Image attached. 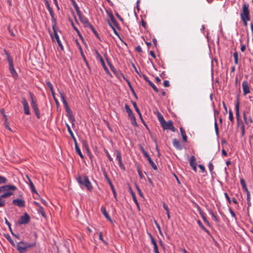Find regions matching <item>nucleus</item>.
Returning a JSON list of instances; mask_svg holds the SVG:
<instances>
[{
    "label": "nucleus",
    "instance_id": "nucleus-1",
    "mask_svg": "<svg viewBox=\"0 0 253 253\" xmlns=\"http://www.w3.org/2000/svg\"><path fill=\"white\" fill-rule=\"evenodd\" d=\"M36 246V241L31 243H28L25 241H20L17 244L16 248L20 253H23L27 249L29 248H34Z\"/></svg>",
    "mask_w": 253,
    "mask_h": 253
},
{
    "label": "nucleus",
    "instance_id": "nucleus-2",
    "mask_svg": "<svg viewBox=\"0 0 253 253\" xmlns=\"http://www.w3.org/2000/svg\"><path fill=\"white\" fill-rule=\"evenodd\" d=\"M5 54L6 55L7 59L9 64V70L12 75L14 79H17L18 77V74L14 68V65L13 63L12 58L8 53L6 50H4Z\"/></svg>",
    "mask_w": 253,
    "mask_h": 253
},
{
    "label": "nucleus",
    "instance_id": "nucleus-3",
    "mask_svg": "<svg viewBox=\"0 0 253 253\" xmlns=\"http://www.w3.org/2000/svg\"><path fill=\"white\" fill-rule=\"evenodd\" d=\"M5 54L6 55L7 59L9 64V70L12 75L14 79H17L18 77V74L14 68V65L13 63L12 58L8 53L6 50H4Z\"/></svg>",
    "mask_w": 253,
    "mask_h": 253
},
{
    "label": "nucleus",
    "instance_id": "nucleus-4",
    "mask_svg": "<svg viewBox=\"0 0 253 253\" xmlns=\"http://www.w3.org/2000/svg\"><path fill=\"white\" fill-rule=\"evenodd\" d=\"M5 54L6 55L7 59L9 64V70L12 75L14 79H17L18 77V74L14 68V65L13 63L12 58L8 53L6 50H4Z\"/></svg>",
    "mask_w": 253,
    "mask_h": 253
},
{
    "label": "nucleus",
    "instance_id": "nucleus-5",
    "mask_svg": "<svg viewBox=\"0 0 253 253\" xmlns=\"http://www.w3.org/2000/svg\"><path fill=\"white\" fill-rule=\"evenodd\" d=\"M77 180L80 184L85 186L88 190L91 191L92 190L93 187L87 176L82 177L79 175L77 177Z\"/></svg>",
    "mask_w": 253,
    "mask_h": 253
},
{
    "label": "nucleus",
    "instance_id": "nucleus-6",
    "mask_svg": "<svg viewBox=\"0 0 253 253\" xmlns=\"http://www.w3.org/2000/svg\"><path fill=\"white\" fill-rule=\"evenodd\" d=\"M52 29L53 31V34H50V37H51L52 41H54V38H55L59 46L60 47V48L62 50H63L64 47L61 43V42L60 40L59 37V36L57 34V32L56 30V27H54V26H52Z\"/></svg>",
    "mask_w": 253,
    "mask_h": 253
},
{
    "label": "nucleus",
    "instance_id": "nucleus-7",
    "mask_svg": "<svg viewBox=\"0 0 253 253\" xmlns=\"http://www.w3.org/2000/svg\"><path fill=\"white\" fill-rule=\"evenodd\" d=\"M125 109L126 110V112L128 114V116L129 119L131 120V124L133 126H137V124L136 122L135 117L134 115H133L132 110L129 108V106L127 105V104H126L125 105Z\"/></svg>",
    "mask_w": 253,
    "mask_h": 253
},
{
    "label": "nucleus",
    "instance_id": "nucleus-8",
    "mask_svg": "<svg viewBox=\"0 0 253 253\" xmlns=\"http://www.w3.org/2000/svg\"><path fill=\"white\" fill-rule=\"evenodd\" d=\"M249 5L245 2L243 5L242 11L240 14L241 18H250Z\"/></svg>",
    "mask_w": 253,
    "mask_h": 253
},
{
    "label": "nucleus",
    "instance_id": "nucleus-9",
    "mask_svg": "<svg viewBox=\"0 0 253 253\" xmlns=\"http://www.w3.org/2000/svg\"><path fill=\"white\" fill-rule=\"evenodd\" d=\"M17 189V187L14 185H5L0 187V193L6 191V193H13L12 191Z\"/></svg>",
    "mask_w": 253,
    "mask_h": 253
},
{
    "label": "nucleus",
    "instance_id": "nucleus-10",
    "mask_svg": "<svg viewBox=\"0 0 253 253\" xmlns=\"http://www.w3.org/2000/svg\"><path fill=\"white\" fill-rule=\"evenodd\" d=\"M235 112H236V117L237 119L238 125H241V123H243L241 121L240 116V102L239 99L237 100L235 104Z\"/></svg>",
    "mask_w": 253,
    "mask_h": 253
},
{
    "label": "nucleus",
    "instance_id": "nucleus-11",
    "mask_svg": "<svg viewBox=\"0 0 253 253\" xmlns=\"http://www.w3.org/2000/svg\"><path fill=\"white\" fill-rule=\"evenodd\" d=\"M162 127L164 129H169L173 132L175 131V128L173 126L172 121H169L168 122H165L161 125Z\"/></svg>",
    "mask_w": 253,
    "mask_h": 253
},
{
    "label": "nucleus",
    "instance_id": "nucleus-12",
    "mask_svg": "<svg viewBox=\"0 0 253 253\" xmlns=\"http://www.w3.org/2000/svg\"><path fill=\"white\" fill-rule=\"evenodd\" d=\"M104 175L105 178L107 180V182H108V183L110 185V187H111V189L113 192L114 198L116 199V201H117V193H116L115 187H114L113 183H112L111 180L109 178L108 175L107 174V173L105 171L104 172Z\"/></svg>",
    "mask_w": 253,
    "mask_h": 253
},
{
    "label": "nucleus",
    "instance_id": "nucleus-13",
    "mask_svg": "<svg viewBox=\"0 0 253 253\" xmlns=\"http://www.w3.org/2000/svg\"><path fill=\"white\" fill-rule=\"evenodd\" d=\"M30 217L29 215L25 213L23 216H21L19 220L18 221L19 224H26L29 223L30 221Z\"/></svg>",
    "mask_w": 253,
    "mask_h": 253
},
{
    "label": "nucleus",
    "instance_id": "nucleus-14",
    "mask_svg": "<svg viewBox=\"0 0 253 253\" xmlns=\"http://www.w3.org/2000/svg\"><path fill=\"white\" fill-rule=\"evenodd\" d=\"M65 109L67 113V116L69 120L72 123V126L73 127L75 126V119L73 115L72 112L69 107L66 108Z\"/></svg>",
    "mask_w": 253,
    "mask_h": 253
},
{
    "label": "nucleus",
    "instance_id": "nucleus-15",
    "mask_svg": "<svg viewBox=\"0 0 253 253\" xmlns=\"http://www.w3.org/2000/svg\"><path fill=\"white\" fill-rule=\"evenodd\" d=\"M95 52L97 55V58L99 60V61H100L102 67H103L105 71L106 72V73L108 74H110L108 69L105 65V62H104L102 57L101 56V55L99 54V53L97 51H96Z\"/></svg>",
    "mask_w": 253,
    "mask_h": 253
},
{
    "label": "nucleus",
    "instance_id": "nucleus-16",
    "mask_svg": "<svg viewBox=\"0 0 253 253\" xmlns=\"http://www.w3.org/2000/svg\"><path fill=\"white\" fill-rule=\"evenodd\" d=\"M22 103L23 105L24 113L26 115H30V108H29V106L27 101L26 100V99L25 97H22Z\"/></svg>",
    "mask_w": 253,
    "mask_h": 253
},
{
    "label": "nucleus",
    "instance_id": "nucleus-17",
    "mask_svg": "<svg viewBox=\"0 0 253 253\" xmlns=\"http://www.w3.org/2000/svg\"><path fill=\"white\" fill-rule=\"evenodd\" d=\"M78 15L79 16L80 21L85 27H88L91 25L85 16L82 15L80 13H78Z\"/></svg>",
    "mask_w": 253,
    "mask_h": 253
},
{
    "label": "nucleus",
    "instance_id": "nucleus-18",
    "mask_svg": "<svg viewBox=\"0 0 253 253\" xmlns=\"http://www.w3.org/2000/svg\"><path fill=\"white\" fill-rule=\"evenodd\" d=\"M13 193H4L0 196V207H2L5 205V201L3 200V198H5L10 197L13 195Z\"/></svg>",
    "mask_w": 253,
    "mask_h": 253
},
{
    "label": "nucleus",
    "instance_id": "nucleus-19",
    "mask_svg": "<svg viewBox=\"0 0 253 253\" xmlns=\"http://www.w3.org/2000/svg\"><path fill=\"white\" fill-rule=\"evenodd\" d=\"M243 93L246 95L250 92L248 82L247 80L244 81L242 83Z\"/></svg>",
    "mask_w": 253,
    "mask_h": 253
},
{
    "label": "nucleus",
    "instance_id": "nucleus-20",
    "mask_svg": "<svg viewBox=\"0 0 253 253\" xmlns=\"http://www.w3.org/2000/svg\"><path fill=\"white\" fill-rule=\"evenodd\" d=\"M14 205L20 208H23L25 206V202L22 199H14L12 201Z\"/></svg>",
    "mask_w": 253,
    "mask_h": 253
},
{
    "label": "nucleus",
    "instance_id": "nucleus-21",
    "mask_svg": "<svg viewBox=\"0 0 253 253\" xmlns=\"http://www.w3.org/2000/svg\"><path fill=\"white\" fill-rule=\"evenodd\" d=\"M26 177H27V178L28 181V182H27V183L29 185L32 192L36 193L38 196H39V194H38V192L37 191L34 185V183L32 181L31 179L30 178V177L28 175H27Z\"/></svg>",
    "mask_w": 253,
    "mask_h": 253
},
{
    "label": "nucleus",
    "instance_id": "nucleus-22",
    "mask_svg": "<svg viewBox=\"0 0 253 253\" xmlns=\"http://www.w3.org/2000/svg\"><path fill=\"white\" fill-rule=\"evenodd\" d=\"M142 77L143 78L144 80L148 83V84L153 88V89L156 92H158L159 90L157 88V87L155 85V84L151 81H150L149 80L148 77L146 75L143 74L142 75Z\"/></svg>",
    "mask_w": 253,
    "mask_h": 253
},
{
    "label": "nucleus",
    "instance_id": "nucleus-23",
    "mask_svg": "<svg viewBox=\"0 0 253 253\" xmlns=\"http://www.w3.org/2000/svg\"><path fill=\"white\" fill-rule=\"evenodd\" d=\"M190 166L192 168L195 172L197 171L196 160L194 156H191L190 159Z\"/></svg>",
    "mask_w": 253,
    "mask_h": 253
},
{
    "label": "nucleus",
    "instance_id": "nucleus-24",
    "mask_svg": "<svg viewBox=\"0 0 253 253\" xmlns=\"http://www.w3.org/2000/svg\"><path fill=\"white\" fill-rule=\"evenodd\" d=\"M172 144L174 147L177 150H181L183 148L180 141L178 139H173Z\"/></svg>",
    "mask_w": 253,
    "mask_h": 253
},
{
    "label": "nucleus",
    "instance_id": "nucleus-25",
    "mask_svg": "<svg viewBox=\"0 0 253 253\" xmlns=\"http://www.w3.org/2000/svg\"><path fill=\"white\" fill-rule=\"evenodd\" d=\"M47 9H48V10L50 13V16L51 17V20H52V26H54V27H56V24H56V19L54 17V12H53L51 7H49V8H48Z\"/></svg>",
    "mask_w": 253,
    "mask_h": 253
},
{
    "label": "nucleus",
    "instance_id": "nucleus-26",
    "mask_svg": "<svg viewBox=\"0 0 253 253\" xmlns=\"http://www.w3.org/2000/svg\"><path fill=\"white\" fill-rule=\"evenodd\" d=\"M115 154L116 156V159L118 161L119 164L121 167H123V164L122 161V156L120 152L118 150L115 151Z\"/></svg>",
    "mask_w": 253,
    "mask_h": 253
},
{
    "label": "nucleus",
    "instance_id": "nucleus-27",
    "mask_svg": "<svg viewBox=\"0 0 253 253\" xmlns=\"http://www.w3.org/2000/svg\"><path fill=\"white\" fill-rule=\"evenodd\" d=\"M100 210H101V211L102 213L105 217V218L107 220L111 221L112 219H111L110 216H109V214L107 213V211L106 210L105 207L104 206H102L101 207V209Z\"/></svg>",
    "mask_w": 253,
    "mask_h": 253
},
{
    "label": "nucleus",
    "instance_id": "nucleus-28",
    "mask_svg": "<svg viewBox=\"0 0 253 253\" xmlns=\"http://www.w3.org/2000/svg\"><path fill=\"white\" fill-rule=\"evenodd\" d=\"M108 14L109 17L110 18L111 21L112 23L116 27H118L119 26V24L116 19H115L113 14L111 12H108Z\"/></svg>",
    "mask_w": 253,
    "mask_h": 253
},
{
    "label": "nucleus",
    "instance_id": "nucleus-29",
    "mask_svg": "<svg viewBox=\"0 0 253 253\" xmlns=\"http://www.w3.org/2000/svg\"><path fill=\"white\" fill-rule=\"evenodd\" d=\"M34 112H35V114L36 116V117H37L38 119H40L41 116H40V111L38 108V105H34V106H32Z\"/></svg>",
    "mask_w": 253,
    "mask_h": 253
},
{
    "label": "nucleus",
    "instance_id": "nucleus-30",
    "mask_svg": "<svg viewBox=\"0 0 253 253\" xmlns=\"http://www.w3.org/2000/svg\"><path fill=\"white\" fill-rule=\"evenodd\" d=\"M180 133L182 137L183 141H184L185 142H187V135H186L185 130L183 129L182 127H180Z\"/></svg>",
    "mask_w": 253,
    "mask_h": 253
},
{
    "label": "nucleus",
    "instance_id": "nucleus-31",
    "mask_svg": "<svg viewBox=\"0 0 253 253\" xmlns=\"http://www.w3.org/2000/svg\"><path fill=\"white\" fill-rule=\"evenodd\" d=\"M132 105L135 110V111H136V112L137 113V114H138L140 118L142 120V121H143V119H142V115H141V113L140 112V111L139 110V109L138 108L137 106V104H136V103L135 102H132Z\"/></svg>",
    "mask_w": 253,
    "mask_h": 253
},
{
    "label": "nucleus",
    "instance_id": "nucleus-32",
    "mask_svg": "<svg viewBox=\"0 0 253 253\" xmlns=\"http://www.w3.org/2000/svg\"><path fill=\"white\" fill-rule=\"evenodd\" d=\"M157 118H158L159 121L160 122L161 125H162L163 123H164L165 122V120L163 115L159 111H157Z\"/></svg>",
    "mask_w": 253,
    "mask_h": 253
},
{
    "label": "nucleus",
    "instance_id": "nucleus-33",
    "mask_svg": "<svg viewBox=\"0 0 253 253\" xmlns=\"http://www.w3.org/2000/svg\"><path fill=\"white\" fill-rule=\"evenodd\" d=\"M60 94L61 101H62L63 104H64L65 108L68 107H69L68 104L65 99L64 95L63 94V93H61V92L60 93Z\"/></svg>",
    "mask_w": 253,
    "mask_h": 253
},
{
    "label": "nucleus",
    "instance_id": "nucleus-34",
    "mask_svg": "<svg viewBox=\"0 0 253 253\" xmlns=\"http://www.w3.org/2000/svg\"><path fill=\"white\" fill-rule=\"evenodd\" d=\"M147 160H148V161L149 162V164H150V165L152 166V168L154 169V170H157V166L155 165V164L154 163V162L152 161V160L151 159V158L150 157L148 158L147 159Z\"/></svg>",
    "mask_w": 253,
    "mask_h": 253
},
{
    "label": "nucleus",
    "instance_id": "nucleus-35",
    "mask_svg": "<svg viewBox=\"0 0 253 253\" xmlns=\"http://www.w3.org/2000/svg\"><path fill=\"white\" fill-rule=\"evenodd\" d=\"M30 98L31 99V106L37 105V101H36V100L34 96L33 95V94L32 93H30Z\"/></svg>",
    "mask_w": 253,
    "mask_h": 253
},
{
    "label": "nucleus",
    "instance_id": "nucleus-36",
    "mask_svg": "<svg viewBox=\"0 0 253 253\" xmlns=\"http://www.w3.org/2000/svg\"><path fill=\"white\" fill-rule=\"evenodd\" d=\"M240 183H241V186H242L243 190L245 191H247V190H248V189L246 186L245 181L243 178H242L240 179Z\"/></svg>",
    "mask_w": 253,
    "mask_h": 253
},
{
    "label": "nucleus",
    "instance_id": "nucleus-37",
    "mask_svg": "<svg viewBox=\"0 0 253 253\" xmlns=\"http://www.w3.org/2000/svg\"><path fill=\"white\" fill-rule=\"evenodd\" d=\"M66 126L67 128V130H68V131L69 133L70 134V135L71 137H72V138L73 139H75V137L74 135V134H73V132H72V130H71V129L70 126H69V125L68 124H67V123L66 124Z\"/></svg>",
    "mask_w": 253,
    "mask_h": 253
},
{
    "label": "nucleus",
    "instance_id": "nucleus-38",
    "mask_svg": "<svg viewBox=\"0 0 253 253\" xmlns=\"http://www.w3.org/2000/svg\"><path fill=\"white\" fill-rule=\"evenodd\" d=\"M131 195H132V199L133 200V201L134 202L135 204L137 206L138 210H140V207H139V205L138 202V201H137V200L136 199L135 195L133 191H131Z\"/></svg>",
    "mask_w": 253,
    "mask_h": 253
},
{
    "label": "nucleus",
    "instance_id": "nucleus-39",
    "mask_svg": "<svg viewBox=\"0 0 253 253\" xmlns=\"http://www.w3.org/2000/svg\"><path fill=\"white\" fill-rule=\"evenodd\" d=\"M197 223L199 225V226L201 227V229H202L204 231H205L206 233H209V231L207 228L203 225L202 223L201 222L200 220H198Z\"/></svg>",
    "mask_w": 253,
    "mask_h": 253
},
{
    "label": "nucleus",
    "instance_id": "nucleus-40",
    "mask_svg": "<svg viewBox=\"0 0 253 253\" xmlns=\"http://www.w3.org/2000/svg\"><path fill=\"white\" fill-rule=\"evenodd\" d=\"M199 214H200V215L201 216L202 219H203V220L207 224H209V221H208V220L207 219L206 216H205V213L203 211H200L199 212Z\"/></svg>",
    "mask_w": 253,
    "mask_h": 253
},
{
    "label": "nucleus",
    "instance_id": "nucleus-41",
    "mask_svg": "<svg viewBox=\"0 0 253 253\" xmlns=\"http://www.w3.org/2000/svg\"><path fill=\"white\" fill-rule=\"evenodd\" d=\"M89 28H90V29L91 30V31H92V32L93 33V34L95 35V37L98 39H100V37H99V34L97 33V31L95 30V29H94V28L93 27V26L92 25H91L89 27H88Z\"/></svg>",
    "mask_w": 253,
    "mask_h": 253
},
{
    "label": "nucleus",
    "instance_id": "nucleus-42",
    "mask_svg": "<svg viewBox=\"0 0 253 253\" xmlns=\"http://www.w3.org/2000/svg\"><path fill=\"white\" fill-rule=\"evenodd\" d=\"M163 208L166 211L168 218L169 219H170V216L169 210V208H168V206L166 204L164 203L163 204Z\"/></svg>",
    "mask_w": 253,
    "mask_h": 253
},
{
    "label": "nucleus",
    "instance_id": "nucleus-43",
    "mask_svg": "<svg viewBox=\"0 0 253 253\" xmlns=\"http://www.w3.org/2000/svg\"><path fill=\"white\" fill-rule=\"evenodd\" d=\"M229 119L233 124L234 123V117L232 111L231 109L229 111Z\"/></svg>",
    "mask_w": 253,
    "mask_h": 253
},
{
    "label": "nucleus",
    "instance_id": "nucleus-44",
    "mask_svg": "<svg viewBox=\"0 0 253 253\" xmlns=\"http://www.w3.org/2000/svg\"><path fill=\"white\" fill-rule=\"evenodd\" d=\"M247 193V202H248V206H251V197H250V193L249 191V190H247V191H246Z\"/></svg>",
    "mask_w": 253,
    "mask_h": 253
},
{
    "label": "nucleus",
    "instance_id": "nucleus-45",
    "mask_svg": "<svg viewBox=\"0 0 253 253\" xmlns=\"http://www.w3.org/2000/svg\"><path fill=\"white\" fill-rule=\"evenodd\" d=\"M38 211L42 215V216H45V213L44 211L43 208L42 206L38 208Z\"/></svg>",
    "mask_w": 253,
    "mask_h": 253
},
{
    "label": "nucleus",
    "instance_id": "nucleus-46",
    "mask_svg": "<svg viewBox=\"0 0 253 253\" xmlns=\"http://www.w3.org/2000/svg\"><path fill=\"white\" fill-rule=\"evenodd\" d=\"M233 57L234 58V63L235 64H238V53L237 52H235L233 53Z\"/></svg>",
    "mask_w": 253,
    "mask_h": 253
},
{
    "label": "nucleus",
    "instance_id": "nucleus-47",
    "mask_svg": "<svg viewBox=\"0 0 253 253\" xmlns=\"http://www.w3.org/2000/svg\"><path fill=\"white\" fill-rule=\"evenodd\" d=\"M6 239L7 240L10 242V243L11 244L12 246L14 247L15 246V243L13 241V240L11 239L10 236L9 235H7L6 236Z\"/></svg>",
    "mask_w": 253,
    "mask_h": 253
},
{
    "label": "nucleus",
    "instance_id": "nucleus-48",
    "mask_svg": "<svg viewBox=\"0 0 253 253\" xmlns=\"http://www.w3.org/2000/svg\"><path fill=\"white\" fill-rule=\"evenodd\" d=\"M75 150H76V153L80 156V157L82 158V159H83L84 158V155H83L81 151V149L80 148H77V149H75Z\"/></svg>",
    "mask_w": 253,
    "mask_h": 253
},
{
    "label": "nucleus",
    "instance_id": "nucleus-49",
    "mask_svg": "<svg viewBox=\"0 0 253 253\" xmlns=\"http://www.w3.org/2000/svg\"><path fill=\"white\" fill-rule=\"evenodd\" d=\"M242 20L243 21L244 24L245 26H247L248 25V21L250 20V18H241Z\"/></svg>",
    "mask_w": 253,
    "mask_h": 253
},
{
    "label": "nucleus",
    "instance_id": "nucleus-50",
    "mask_svg": "<svg viewBox=\"0 0 253 253\" xmlns=\"http://www.w3.org/2000/svg\"><path fill=\"white\" fill-rule=\"evenodd\" d=\"M7 179L5 177L0 175V184L6 183Z\"/></svg>",
    "mask_w": 253,
    "mask_h": 253
},
{
    "label": "nucleus",
    "instance_id": "nucleus-51",
    "mask_svg": "<svg viewBox=\"0 0 253 253\" xmlns=\"http://www.w3.org/2000/svg\"><path fill=\"white\" fill-rule=\"evenodd\" d=\"M211 215V216L213 218V219L216 222H218L219 221V220L217 218V217L215 215V214L212 211H211L210 212Z\"/></svg>",
    "mask_w": 253,
    "mask_h": 253
},
{
    "label": "nucleus",
    "instance_id": "nucleus-52",
    "mask_svg": "<svg viewBox=\"0 0 253 253\" xmlns=\"http://www.w3.org/2000/svg\"><path fill=\"white\" fill-rule=\"evenodd\" d=\"M214 128H215L216 134V135H218L219 134V130H218V127L216 119H215Z\"/></svg>",
    "mask_w": 253,
    "mask_h": 253
},
{
    "label": "nucleus",
    "instance_id": "nucleus-53",
    "mask_svg": "<svg viewBox=\"0 0 253 253\" xmlns=\"http://www.w3.org/2000/svg\"><path fill=\"white\" fill-rule=\"evenodd\" d=\"M152 243L153 244V245L154 246V250L158 249L157 243L153 238H152Z\"/></svg>",
    "mask_w": 253,
    "mask_h": 253
},
{
    "label": "nucleus",
    "instance_id": "nucleus-54",
    "mask_svg": "<svg viewBox=\"0 0 253 253\" xmlns=\"http://www.w3.org/2000/svg\"><path fill=\"white\" fill-rule=\"evenodd\" d=\"M229 212L230 213V214H231L232 216L235 219V220H236L237 218H236V214H235V212L233 211V210L231 208H229Z\"/></svg>",
    "mask_w": 253,
    "mask_h": 253
},
{
    "label": "nucleus",
    "instance_id": "nucleus-55",
    "mask_svg": "<svg viewBox=\"0 0 253 253\" xmlns=\"http://www.w3.org/2000/svg\"><path fill=\"white\" fill-rule=\"evenodd\" d=\"M241 131H242V135L244 136L245 135V126H244L243 123H241Z\"/></svg>",
    "mask_w": 253,
    "mask_h": 253
},
{
    "label": "nucleus",
    "instance_id": "nucleus-56",
    "mask_svg": "<svg viewBox=\"0 0 253 253\" xmlns=\"http://www.w3.org/2000/svg\"><path fill=\"white\" fill-rule=\"evenodd\" d=\"M46 84L48 88L50 89V91H52V90H53V86L52 84L50 82H47Z\"/></svg>",
    "mask_w": 253,
    "mask_h": 253
},
{
    "label": "nucleus",
    "instance_id": "nucleus-57",
    "mask_svg": "<svg viewBox=\"0 0 253 253\" xmlns=\"http://www.w3.org/2000/svg\"><path fill=\"white\" fill-rule=\"evenodd\" d=\"M105 153L107 157H108V159L109 160V161L110 162H112L113 161V158L111 157V156L109 154V153H108V152L107 150H105Z\"/></svg>",
    "mask_w": 253,
    "mask_h": 253
},
{
    "label": "nucleus",
    "instance_id": "nucleus-58",
    "mask_svg": "<svg viewBox=\"0 0 253 253\" xmlns=\"http://www.w3.org/2000/svg\"><path fill=\"white\" fill-rule=\"evenodd\" d=\"M4 125L7 129H8L10 131H11V129L8 125V123H7V119H5Z\"/></svg>",
    "mask_w": 253,
    "mask_h": 253
},
{
    "label": "nucleus",
    "instance_id": "nucleus-59",
    "mask_svg": "<svg viewBox=\"0 0 253 253\" xmlns=\"http://www.w3.org/2000/svg\"><path fill=\"white\" fill-rule=\"evenodd\" d=\"M209 169L211 172L212 171L213 169V166L211 162H210L209 164Z\"/></svg>",
    "mask_w": 253,
    "mask_h": 253
},
{
    "label": "nucleus",
    "instance_id": "nucleus-60",
    "mask_svg": "<svg viewBox=\"0 0 253 253\" xmlns=\"http://www.w3.org/2000/svg\"><path fill=\"white\" fill-rule=\"evenodd\" d=\"M137 172L138 173L140 178L141 179L143 178V175L142 174V172L141 169L139 168H137Z\"/></svg>",
    "mask_w": 253,
    "mask_h": 253
},
{
    "label": "nucleus",
    "instance_id": "nucleus-61",
    "mask_svg": "<svg viewBox=\"0 0 253 253\" xmlns=\"http://www.w3.org/2000/svg\"><path fill=\"white\" fill-rule=\"evenodd\" d=\"M224 195H225V197L226 200H227L229 204H231V201L230 198L229 196H228V194L227 193H224Z\"/></svg>",
    "mask_w": 253,
    "mask_h": 253
},
{
    "label": "nucleus",
    "instance_id": "nucleus-62",
    "mask_svg": "<svg viewBox=\"0 0 253 253\" xmlns=\"http://www.w3.org/2000/svg\"><path fill=\"white\" fill-rule=\"evenodd\" d=\"M243 118L245 123L247 124H248V119L246 116V112L245 111L243 112Z\"/></svg>",
    "mask_w": 253,
    "mask_h": 253
},
{
    "label": "nucleus",
    "instance_id": "nucleus-63",
    "mask_svg": "<svg viewBox=\"0 0 253 253\" xmlns=\"http://www.w3.org/2000/svg\"><path fill=\"white\" fill-rule=\"evenodd\" d=\"M164 86L165 87H169V81L168 80H166L163 83Z\"/></svg>",
    "mask_w": 253,
    "mask_h": 253
},
{
    "label": "nucleus",
    "instance_id": "nucleus-64",
    "mask_svg": "<svg viewBox=\"0 0 253 253\" xmlns=\"http://www.w3.org/2000/svg\"><path fill=\"white\" fill-rule=\"evenodd\" d=\"M116 16L118 17V18L122 22H124L123 18L119 14L118 12L116 13Z\"/></svg>",
    "mask_w": 253,
    "mask_h": 253
}]
</instances>
